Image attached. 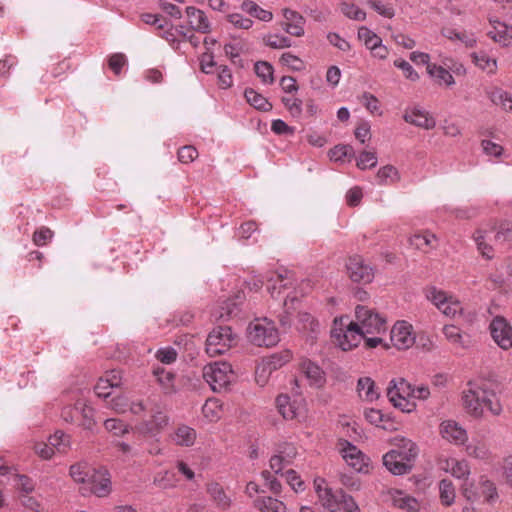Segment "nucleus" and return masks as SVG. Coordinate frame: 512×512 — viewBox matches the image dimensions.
<instances>
[{"mask_svg": "<svg viewBox=\"0 0 512 512\" xmlns=\"http://www.w3.org/2000/svg\"><path fill=\"white\" fill-rule=\"evenodd\" d=\"M462 399L465 408L473 416H482L486 412L497 416L502 412L499 399L493 392L471 387L463 392Z\"/></svg>", "mask_w": 512, "mask_h": 512, "instance_id": "1", "label": "nucleus"}, {"mask_svg": "<svg viewBox=\"0 0 512 512\" xmlns=\"http://www.w3.org/2000/svg\"><path fill=\"white\" fill-rule=\"evenodd\" d=\"M413 392L414 386L404 378L392 379L387 388L389 401L403 413H412L416 408Z\"/></svg>", "mask_w": 512, "mask_h": 512, "instance_id": "2", "label": "nucleus"}, {"mask_svg": "<svg viewBox=\"0 0 512 512\" xmlns=\"http://www.w3.org/2000/svg\"><path fill=\"white\" fill-rule=\"evenodd\" d=\"M248 338L256 346L272 347L279 342V333L274 322L264 318L250 323Z\"/></svg>", "mask_w": 512, "mask_h": 512, "instance_id": "3", "label": "nucleus"}, {"mask_svg": "<svg viewBox=\"0 0 512 512\" xmlns=\"http://www.w3.org/2000/svg\"><path fill=\"white\" fill-rule=\"evenodd\" d=\"M236 338L231 327L217 326L208 334L206 339L207 354L211 357L224 354L236 344Z\"/></svg>", "mask_w": 512, "mask_h": 512, "instance_id": "4", "label": "nucleus"}, {"mask_svg": "<svg viewBox=\"0 0 512 512\" xmlns=\"http://www.w3.org/2000/svg\"><path fill=\"white\" fill-rule=\"evenodd\" d=\"M345 268L349 279L354 283L369 284L375 276V269L358 254L347 258Z\"/></svg>", "mask_w": 512, "mask_h": 512, "instance_id": "5", "label": "nucleus"}, {"mask_svg": "<svg viewBox=\"0 0 512 512\" xmlns=\"http://www.w3.org/2000/svg\"><path fill=\"white\" fill-rule=\"evenodd\" d=\"M232 368L227 362H215L204 366L203 378L214 391H220L230 383Z\"/></svg>", "mask_w": 512, "mask_h": 512, "instance_id": "6", "label": "nucleus"}, {"mask_svg": "<svg viewBox=\"0 0 512 512\" xmlns=\"http://www.w3.org/2000/svg\"><path fill=\"white\" fill-rule=\"evenodd\" d=\"M356 322L360 330L366 334L381 333L385 331V320L365 306L358 305L355 308Z\"/></svg>", "mask_w": 512, "mask_h": 512, "instance_id": "7", "label": "nucleus"}, {"mask_svg": "<svg viewBox=\"0 0 512 512\" xmlns=\"http://www.w3.org/2000/svg\"><path fill=\"white\" fill-rule=\"evenodd\" d=\"M315 491L322 507L330 512H337L341 509V498L344 491L341 489L333 490L326 484L323 478L314 480Z\"/></svg>", "mask_w": 512, "mask_h": 512, "instance_id": "8", "label": "nucleus"}, {"mask_svg": "<svg viewBox=\"0 0 512 512\" xmlns=\"http://www.w3.org/2000/svg\"><path fill=\"white\" fill-rule=\"evenodd\" d=\"M338 449L344 461L355 471L367 473L369 471V458L366 457L356 446L346 440H340Z\"/></svg>", "mask_w": 512, "mask_h": 512, "instance_id": "9", "label": "nucleus"}, {"mask_svg": "<svg viewBox=\"0 0 512 512\" xmlns=\"http://www.w3.org/2000/svg\"><path fill=\"white\" fill-rule=\"evenodd\" d=\"M490 333L495 343L503 350L512 347V326L503 316H496L489 325Z\"/></svg>", "mask_w": 512, "mask_h": 512, "instance_id": "10", "label": "nucleus"}, {"mask_svg": "<svg viewBox=\"0 0 512 512\" xmlns=\"http://www.w3.org/2000/svg\"><path fill=\"white\" fill-rule=\"evenodd\" d=\"M86 484L90 486L89 490L86 489V487H82L80 489L81 494L84 496H86L89 492L96 495L97 497H106L111 492L110 474L107 470L104 469H93L91 478L89 481H87Z\"/></svg>", "mask_w": 512, "mask_h": 512, "instance_id": "11", "label": "nucleus"}, {"mask_svg": "<svg viewBox=\"0 0 512 512\" xmlns=\"http://www.w3.org/2000/svg\"><path fill=\"white\" fill-rule=\"evenodd\" d=\"M331 333L344 351L357 347L364 336V333L358 327V323L355 322H350L345 331H343L342 328H334Z\"/></svg>", "mask_w": 512, "mask_h": 512, "instance_id": "12", "label": "nucleus"}, {"mask_svg": "<svg viewBox=\"0 0 512 512\" xmlns=\"http://www.w3.org/2000/svg\"><path fill=\"white\" fill-rule=\"evenodd\" d=\"M440 433L444 439L456 445L464 444L468 439L466 430L453 419L441 423Z\"/></svg>", "mask_w": 512, "mask_h": 512, "instance_id": "13", "label": "nucleus"}, {"mask_svg": "<svg viewBox=\"0 0 512 512\" xmlns=\"http://www.w3.org/2000/svg\"><path fill=\"white\" fill-rule=\"evenodd\" d=\"M412 327L406 322H399L391 330V341L399 350H405L414 344L415 338L411 332Z\"/></svg>", "mask_w": 512, "mask_h": 512, "instance_id": "14", "label": "nucleus"}, {"mask_svg": "<svg viewBox=\"0 0 512 512\" xmlns=\"http://www.w3.org/2000/svg\"><path fill=\"white\" fill-rule=\"evenodd\" d=\"M300 370L309 381L310 386L321 388L325 385L326 374L315 362H312L310 359L302 360Z\"/></svg>", "mask_w": 512, "mask_h": 512, "instance_id": "15", "label": "nucleus"}, {"mask_svg": "<svg viewBox=\"0 0 512 512\" xmlns=\"http://www.w3.org/2000/svg\"><path fill=\"white\" fill-rule=\"evenodd\" d=\"M283 16L285 22H283V29L290 35L295 37H301L304 35V24L305 19L298 12L291 9H284Z\"/></svg>", "mask_w": 512, "mask_h": 512, "instance_id": "16", "label": "nucleus"}, {"mask_svg": "<svg viewBox=\"0 0 512 512\" xmlns=\"http://www.w3.org/2000/svg\"><path fill=\"white\" fill-rule=\"evenodd\" d=\"M403 118L407 123L427 130L434 128L436 124L428 112L418 107L407 109Z\"/></svg>", "mask_w": 512, "mask_h": 512, "instance_id": "17", "label": "nucleus"}, {"mask_svg": "<svg viewBox=\"0 0 512 512\" xmlns=\"http://www.w3.org/2000/svg\"><path fill=\"white\" fill-rule=\"evenodd\" d=\"M439 467L451 473L458 479H465L470 474V467L465 460H458L456 458H440L438 460Z\"/></svg>", "mask_w": 512, "mask_h": 512, "instance_id": "18", "label": "nucleus"}, {"mask_svg": "<svg viewBox=\"0 0 512 512\" xmlns=\"http://www.w3.org/2000/svg\"><path fill=\"white\" fill-rule=\"evenodd\" d=\"M390 442L396 447L395 450L397 451L398 456L409 464H412V461L418 455V448L416 444L401 436L393 437L390 439Z\"/></svg>", "mask_w": 512, "mask_h": 512, "instance_id": "19", "label": "nucleus"}, {"mask_svg": "<svg viewBox=\"0 0 512 512\" xmlns=\"http://www.w3.org/2000/svg\"><path fill=\"white\" fill-rule=\"evenodd\" d=\"M384 466L395 475H403L411 471L412 464L401 459L396 450H391L383 456Z\"/></svg>", "mask_w": 512, "mask_h": 512, "instance_id": "20", "label": "nucleus"}, {"mask_svg": "<svg viewBox=\"0 0 512 512\" xmlns=\"http://www.w3.org/2000/svg\"><path fill=\"white\" fill-rule=\"evenodd\" d=\"M186 14L189 19L190 28L194 31L206 34L211 31L210 22L205 13L195 7H187Z\"/></svg>", "mask_w": 512, "mask_h": 512, "instance_id": "21", "label": "nucleus"}, {"mask_svg": "<svg viewBox=\"0 0 512 512\" xmlns=\"http://www.w3.org/2000/svg\"><path fill=\"white\" fill-rule=\"evenodd\" d=\"M357 392L359 397L367 402H373L380 396L374 380L370 377H361L357 381Z\"/></svg>", "mask_w": 512, "mask_h": 512, "instance_id": "22", "label": "nucleus"}, {"mask_svg": "<svg viewBox=\"0 0 512 512\" xmlns=\"http://www.w3.org/2000/svg\"><path fill=\"white\" fill-rule=\"evenodd\" d=\"M292 358V353L289 350L282 351L280 353H275L270 357L264 359L260 367L257 368L262 370L263 373L268 372L271 373L274 370L279 369L284 364L288 363Z\"/></svg>", "mask_w": 512, "mask_h": 512, "instance_id": "23", "label": "nucleus"}, {"mask_svg": "<svg viewBox=\"0 0 512 512\" xmlns=\"http://www.w3.org/2000/svg\"><path fill=\"white\" fill-rule=\"evenodd\" d=\"M268 280V291L271 296L276 297V293L279 295L281 289H287L292 286V277L291 274L287 271L283 273H277L275 276H272L267 279Z\"/></svg>", "mask_w": 512, "mask_h": 512, "instance_id": "24", "label": "nucleus"}, {"mask_svg": "<svg viewBox=\"0 0 512 512\" xmlns=\"http://www.w3.org/2000/svg\"><path fill=\"white\" fill-rule=\"evenodd\" d=\"M254 506L260 512H286L287 507L283 501L270 496L258 497Z\"/></svg>", "mask_w": 512, "mask_h": 512, "instance_id": "25", "label": "nucleus"}, {"mask_svg": "<svg viewBox=\"0 0 512 512\" xmlns=\"http://www.w3.org/2000/svg\"><path fill=\"white\" fill-rule=\"evenodd\" d=\"M197 438L196 431L186 425L177 427L172 435V441L179 446L190 447L195 443Z\"/></svg>", "mask_w": 512, "mask_h": 512, "instance_id": "26", "label": "nucleus"}, {"mask_svg": "<svg viewBox=\"0 0 512 512\" xmlns=\"http://www.w3.org/2000/svg\"><path fill=\"white\" fill-rule=\"evenodd\" d=\"M391 500L395 507L407 510L408 512H418L420 505L418 501L409 496L404 494L402 491H394L391 494Z\"/></svg>", "mask_w": 512, "mask_h": 512, "instance_id": "27", "label": "nucleus"}, {"mask_svg": "<svg viewBox=\"0 0 512 512\" xmlns=\"http://www.w3.org/2000/svg\"><path fill=\"white\" fill-rule=\"evenodd\" d=\"M244 97L251 106L259 111L268 112L273 107L266 97L252 88L245 89Z\"/></svg>", "mask_w": 512, "mask_h": 512, "instance_id": "28", "label": "nucleus"}, {"mask_svg": "<svg viewBox=\"0 0 512 512\" xmlns=\"http://www.w3.org/2000/svg\"><path fill=\"white\" fill-rule=\"evenodd\" d=\"M165 418H147L143 420L138 426L140 433L146 436H155L166 426Z\"/></svg>", "mask_w": 512, "mask_h": 512, "instance_id": "29", "label": "nucleus"}, {"mask_svg": "<svg viewBox=\"0 0 512 512\" xmlns=\"http://www.w3.org/2000/svg\"><path fill=\"white\" fill-rule=\"evenodd\" d=\"M48 442L54 449L55 453L57 452L60 454H66L71 447L70 436L60 430L51 435L48 439Z\"/></svg>", "mask_w": 512, "mask_h": 512, "instance_id": "30", "label": "nucleus"}, {"mask_svg": "<svg viewBox=\"0 0 512 512\" xmlns=\"http://www.w3.org/2000/svg\"><path fill=\"white\" fill-rule=\"evenodd\" d=\"M70 476L76 483L86 484L90 480L93 470L86 462H78L70 467Z\"/></svg>", "mask_w": 512, "mask_h": 512, "instance_id": "31", "label": "nucleus"}, {"mask_svg": "<svg viewBox=\"0 0 512 512\" xmlns=\"http://www.w3.org/2000/svg\"><path fill=\"white\" fill-rule=\"evenodd\" d=\"M427 73L433 77L440 85L445 84L447 86H451L454 84V78L452 74L442 66L430 63L427 67Z\"/></svg>", "mask_w": 512, "mask_h": 512, "instance_id": "32", "label": "nucleus"}, {"mask_svg": "<svg viewBox=\"0 0 512 512\" xmlns=\"http://www.w3.org/2000/svg\"><path fill=\"white\" fill-rule=\"evenodd\" d=\"M153 374L166 393L173 391L175 375L172 372L163 367H157L153 370Z\"/></svg>", "mask_w": 512, "mask_h": 512, "instance_id": "33", "label": "nucleus"}, {"mask_svg": "<svg viewBox=\"0 0 512 512\" xmlns=\"http://www.w3.org/2000/svg\"><path fill=\"white\" fill-rule=\"evenodd\" d=\"M378 184L386 185L389 183H395L400 180L398 170L392 165H386L380 168L376 174Z\"/></svg>", "mask_w": 512, "mask_h": 512, "instance_id": "34", "label": "nucleus"}, {"mask_svg": "<svg viewBox=\"0 0 512 512\" xmlns=\"http://www.w3.org/2000/svg\"><path fill=\"white\" fill-rule=\"evenodd\" d=\"M242 10L246 13L250 14L251 16L258 18L261 21L268 22L272 20L273 15L270 11L262 9L260 6H258L253 1H245L242 3L241 6Z\"/></svg>", "mask_w": 512, "mask_h": 512, "instance_id": "35", "label": "nucleus"}, {"mask_svg": "<svg viewBox=\"0 0 512 512\" xmlns=\"http://www.w3.org/2000/svg\"><path fill=\"white\" fill-rule=\"evenodd\" d=\"M439 494L443 505H452L455 500V488L453 483L448 479L441 480L439 483Z\"/></svg>", "mask_w": 512, "mask_h": 512, "instance_id": "36", "label": "nucleus"}, {"mask_svg": "<svg viewBox=\"0 0 512 512\" xmlns=\"http://www.w3.org/2000/svg\"><path fill=\"white\" fill-rule=\"evenodd\" d=\"M256 75L262 80L264 84L274 83V68L267 61H258L254 65Z\"/></svg>", "mask_w": 512, "mask_h": 512, "instance_id": "37", "label": "nucleus"}, {"mask_svg": "<svg viewBox=\"0 0 512 512\" xmlns=\"http://www.w3.org/2000/svg\"><path fill=\"white\" fill-rule=\"evenodd\" d=\"M275 404L281 416H289V414H291V416H298L299 414L295 408V404L291 403L290 397L287 394L279 395L275 400Z\"/></svg>", "mask_w": 512, "mask_h": 512, "instance_id": "38", "label": "nucleus"}, {"mask_svg": "<svg viewBox=\"0 0 512 512\" xmlns=\"http://www.w3.org/2000/svg\"><path fill=\"white\" fill-rule=\"evenodd\" d=\"M207 491L219 507L226 508L230 505V499L218 483L209 484Z\"/></svg>", "mask_w": 512, "mask_h": 512, "instance_id": "39", "label": "nucleus"}, {"mask_svg": "<svg viewBox=\"0 0 512 512\" xmlns=\"http://www.w3.org/2000/svg\"><path fill=\"white\" fill-rule=\"evenodd\" d=\"M479 489H480V497H484L485 501L493 502L498 498V493L495 484L486 479L485 477H481L479 481Z\"/></svg>", "mask_w": 512, "mask_h": 512, "instance_id": "40", "label": "nucleus"}, {"mask_svg": "<svg viewBox=\"0 0 512 512\" xmlns=\"http://www.w3.org/2000/svg\"><path fill=\"white\" fill-rule=\"evenodd\" d=\"M436 240L434 234L426 231L423 234H414L410 237L409 243L416 249L425 251L426 247H432V242Z\"/></svg>", "mask_w": 512, "mask_h": 512, "instance_id": "41", "label": "nucleus"}, {"mask_svg": "<svg viewBox=\"0 0 512 512\" xmlns=\"http://www.w3.org/2000/svg\"><path fill=\"white\" fill-rule=\"evenodd\" d=\"M105 429L114 436H121L128 432V426L121 418H107L104 422Z\"/></svg>", "mask_w": 512, "mask_h": 512, "instance_id": "42", "label": "nucleus"}, {"mask_svg": "<svg viewBox=\"0 0 512 512\" xmlns=\"http://www.w3.org/2000/svg\"><path fill=\"white\" fill-rule=\"evenodd\" d=\"M426 297L430 300L438 309L447 304V301L451 296H448L446 292L438 290L436 287H430L426 290Z\"/></svg>", "mask_w": 512, "mask_h": 512, "instance_id": "43", "label": "nucleus"}, {"mask_svg": "<svg viewBox=\"0 0 512 512\" xmlns=\"http://www.w3.org/2000/svg\"><path fill=\"white\" fill-rule=\"evenodd\" d=\"M475 65L483 70H487L488 73H494L496 71V60L490 58L485 53H474L472 55Z\"/></svg>", "mask_w": 512, "mask_h": 512, "instance_id": "44", "label": "nucleus"}, {"mask_svg": "<svg viewBox=\"0 0 512 512\" xmlns=\"http://www.w3.org/2000/svg\"><path fill=\"white\" fill-rule=\"evenodd\" d=\"M358 38L364 40L368 49L375 48L378 43H381V38L372 32L369 28L362 26L358 29Z\"/></svg>", "mask_w": 512, "mask_h": 512, "instance_id": "45", "label": "nucleus"}, {"mask_svg": "<svg viewBox=\"0 0 512 512\" xmlns=\"http://www.w3.org/2000/svg\"><path fill=\"white\" fill-rule=\"evenodd\" d=\"M491 100L497 105H501L504 110L512 112V95L502 90H496L491 93Z\"/></svg>", "mask_w": 512, "mask_h": 512, "instance_id": "46", "label": "nucleus"}, {"mask_svg": "<svg viewBox=\"0 0 512 512\" xmlns=\"http://www.w3.org/2000/svg\"><path fill=\"white\" fill-rule=\"evenodd\" d=\"M442 34L448 39H457L465 44L466 47H473L476 44V39L473 35L458 32L455 29H445Z\"/></svg>", "mask_w": 512, "mask_h": 512, "instance_id": "47", "label": "nucleus"}, {"mask_svg": "<svg viewBox=\"0 0 512 512\" xmlns=\"http://www.w3.org/2000/svg\"><path fill=\"white\" fill-rule=\"evenodd\" d=\"M498 26L494 27V30L488 32V36L493 39L495 42H499L504 46L509 44L508 32H507V24L497 22Z\"/></svg>", "mask_w": 512, "mask_h": 512, "instance_id": "48", "label": "nucleus"}, {"mask_svg": "<svg viewBox=\"0 0 512 512\" xmlns=\"http://www.w3.org/2000/svg\"><path fill=\"white\" fill-rule=\"evenodd\" d=\"M280 63L288 66L293 71H301L305 68L304 62L298 56L290 52L281 55Z\"/></svg>", "mask_w": 512, "mask_h": 512, "instance_id": "49", "label": "nucleus"}, {"mask_svg": "<svg viewBox=\"0 0 512 512\" xmlns=\"http://www.w3.org/2000/svg\"><path fill=\"white\" fill-rule=\"evenodd\" d=\"M264 43L274 49L288 48L292 45L290 38L280 35H268L264 37Z\"/></svg>", "mask_w": 512, "mask_h": 512, "instance_id": "50", "label": "nucleus"}, {"mask_svg": "<svg viewBox=\"0 0 512 512\" xmlns=\"http://www.w3.org/2000/svg\"><path fill=\"white\" fill-rule=\"evenodd\" d=\"M15 481V485L19 494H27L32 493L34 491L35 484L30 477L26 475L16 474Z\"/></svg>", "mask_w": 512, "mask_h": 512, "instance_id": "51", "label": "nucleus"}, {"mask_svg": "<svg viewBox=\"0 0 512 512\" xmlns=\"http://www.w3.org/2000/svg\"><path fill=\"white\" fill-rule=\"evenodd\" d=\"M377 164V157L374 152L363 151L360 153L357 158V167L361 170H365L367 168H373Z\"/></svg>", "mask_w": 512, "mask_h": 512, "instance_id": "52", "label": "nucleus"}, {"mask_svg": "<svg viewBox=\"0 0 512 512\" xmlns=\"http://www.w3.org/2000/svg\"><path fill=\"white\" fill-rule=\"evenodd\" d=\"M341 11L348 18L357 21H363L366 18V13L354 4L343 3L341 6Z\"/></svg>", "mask_w": 512, "mask_h": 512, "instance_id": "53", "label": "nucleus"}, {"mask_svg": "<svg viewBox=\"0 0 512 512\" xmlns=\"http://www.w3.org/2000/svg\"><path fill=\"white\" fill-rule=\"evenodd\" d=\"M282 103L293 117H300L302 114V100L299 98L282 97Z\"/></svg>", "mask_w": 512, "mask_h": 512, "instance_id": "54", "label": "nucleus"}, {"mask_svg": "<svg viewBox=\"0 0 512 512\" xmlns=\"http://www.w3.org/2000/svg\"><path fill=\"white\" fill-rule=\"evenodd\" d=\"M494 238L499 243L512 242V222L501 223Z\"/></svg>", "mask_w": 512, "mask_h": 512, "instance_id": "55", "label": "nucleus"}, {"mask_svg": "<svg viewBox=\"0 0 512 512\" xmlns=\"http://www.w3.org/2000/svg\"><path fill=\"white\" fill-rule=\"evenodd\" d=\"M479 492V484L475 485L474 483L469 482L467 479L464 481L462 485V494L468 501L475 502L480 499Z\"/></svg>", "mask_w": 512, "mask_h": 512, "instance_id": "56", "label": "nucleus"}, {"mask_svg": "<svg viewBox=\"0 0 512 512\" xmlns=\"http://www.w3.org/2000/svg\"><path fill=\"white\" fill-rule=\"evenodd\" d=\"M18 499L21 505L31 511L40 512L42 509V505L40 501L31 495V493L27 494H19Z\"/></svg>", "mask_w": 512, "mask_h": 512, "instance_id": "57", "label": "nucleus"}, {"mask_svg": "<svg viewBox=\"0 0 512 512\" xmlns=\"http://www.w3.org/2000/svg\"><path fill=\"white\" fill-rule=\"evenodd\" d=\"M394 66L403 71L404 76L410 81H417L419 79L418 73L414 70L409 62L404 59H396Z\"/></svg>", "mask_w": 512, "mask_h": 512, "instance_id": "58", "label": "nucleus"}, {"mask_svg": "<svg viewBox=\"0 0 512 512\" xmlns=\"http://www.w3.org/2000/svg\"><path fill=\"white\" fill-rule=\"evenodd\" d=\"M218 85L222 89L230 88L233 84L232 72L228 66H220L217 74Z\"/></svg>", "mask_w": 512, "mask_h": 512, "instance_id": "59", "label": "nucleus"}, {"mask_svg": "<svg viewBox=\"0 0 512 512\" xmlns=\"http://www.w3.org/2000/svg\"><path fill=\"white\" fill-rule=\"evenodd\" d=\"M474 240L477 244L478 250L487 259H492L493 255L490 254L492 247L485 243V235L482 230H477L474 234Z\"/></svg>", "mask_w": 512, "mask_h": 512, "instance_id": "60", "label": "nucleus"}, {"mask_svg": "<svg viewBox=\"0 0 512 512\" xmlns=\"http://www.w3.org/2000/svg\"><path fill=\"white\" fill-rule=\"evenodd\" d=\"M33 450L35 454L43 460H50L55 454V451L51 447L50 443L36 442L33 445Z\"/></svg>", "mask_w": 512, "mask_h": 512, "instance_id": "61", "label": "nucleus"}, {"mask_svg": "<svg viewBox=\"0 0 512 512\" xmlns=\"http://www.w3.org/2000/svg\"><path fill=\"white\" fill-rule=\"evenodd\" d=\"M198 157V151L193 146H183L178 150V159L180 162L188 164Z\"/></svg>", "mask_w": 512, "mask_h": 512, "instance_id": "62", "label": "nucleus"}, {"mask_svg": "<svg viewBox=\"0 0 512 512\" xmlns=\"http://www.w3.org/2000/svg\"><path fill=\"white\" fill-rule=\"evenodd\" d=\"M283 476L285 477V480L286 482L290 485V487L295 491V492H299V491H303L304 490V483L303 481L300 479V477L298 476V474L290 469V470H287Z\"/></svg>", "mask_w": 512, "mask_h": 512, "instance_id": "63", "label": "nucleus"}, {"mask_svg": "<svg viewBox=\"0 0 512 512\" xmlns=\"http://www.w3.org/2000/svg\"><path fill=\"white\" fill-rule=\"evenodd\" d=\"M101 378L109 384L112 389L120 388L122 385V374L119 370L107 371Z\"/></svg>", "mask_w": 512, "mask_h": 512, "instance_id": "64", "label": "nucleus"}]
</instances>
